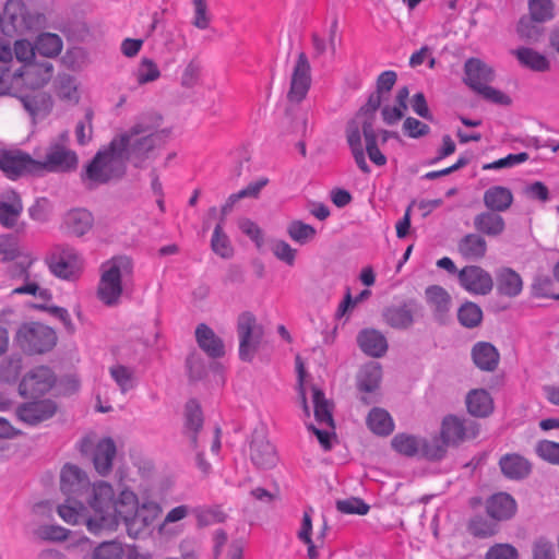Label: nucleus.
<instances>
[{"label":"nucleus","instance_id":"obj_1","mask_svg":"<svg viewBox=\"0 0 559 559\" xmlns=\"http://www.w3.org/2000/svg\"><path fill=\"white\" fill-rule=\"evenodd\" d=\"M88 502L93 514L88 518L86 526L94 534L115 531L122 522L128 535L136 538L154 523L160 512L158 504L154 502L140 506L138 496L130 490H122L118 499H115L114 489L106 481L93 485Z\"/></svg>","mask_w":559,"mask_h":559},{"label":"nucleus","instance_id":"obj_2","mask_svg":"<svg viewBox=\"0 0 559 559\" xmlns=\"http://www.w3.org/2000/svg\"><path fill=\"white\" fill-rule=\"evenodd\" d=\"M165 131H154L150 124L138 122L129 130L111 139V148L117 151L123 163L131 162L135 168H142L145 160L157 146V141L166 138Z\"/></svg>","mask_w":559,"mask_h":559},{"label":"nucleus","instance_id":"obj_3","mask_svg":"<svg viewBox=\"0 0 559 559\" xmlns=\"http://www.w3.org/2000/svg\"><path fill=\"white\" fill-rule=\"evenodd\" d=\"M127 174V165L117 151H112L111 141L96 152L80 174L82 183L88 190L122 179Z\"/></svg>","mask_w":559,"mask_h":559},{"label":"nucleus","instance_id":"obj_4","mask_svg":"<svg viewBox=\"0 0 559 559\" xmlns=\"http://www.w3.org/2000/svg\"><path fill=\"white\" fill-rule=\"evenodd\" d=\"M102 275L97 297L106 306H116L123 292V285L132 280L133 262L127 255L114 257L100 266Z\"/></svg>","mask_w":559,"mask_h":559},{"label":"nucleus","instance_id":"obj_5","mask_svg":"<svg viewBox=\"0 0 559 559\" xmlns=\"http://www.w3.org/2000/svg\"><path fill=\"white\" fill-rule=\"evenodd\" d=\"M14 340L24 353L41 355L53 349L58 337L56 331L44 323L26 322L20 325Z\"/></svg>","mask_w":559,"mask_h":559},{"label":"nucleus","instance_id":"obj_6","mask_svg":"<svg viewBox=\"0 0 559 559\" xmlns=\"http://www.w3.org/2000/svg\"><path fill=\"white\" fill-rule=\"evenodd\" d=\"M374 117L364 116L361 124L356 119L348 121L346 126V141L357 167L366 175L371 169L366 162L365 150L361 142V134L365 142L378 140V134L373 128Z\"/></svg>","mask_w":559,"mask_h":559},{"label":"nucleus","instance_id":"obj_7","mask_svg":"<svg viewBox=\"0 0 559 559\" xmlns=\"http://www.w3.org/2000/svg\"><path fill=\"white\" fill-rule=\"evenodd\" d=\"M237 334L239 337V358L251 362L262 342L264 330L258 324L253 313L245 311L238 317Z\"/></svg>","mask_w":559,"mask_h":559},{"label":"nucleus","instance_id":"obj_8","mask_svg":"<svg viewBox=\"0 0 559 559\" xmlns=\"http://www.w3.org/2000/svg\"><path fill=\"white\" fill-rule=\"evenodd\" d=\"M39 176L45 173L69 174L78 169L79 156L70 147L57 144H48L43 160H38Z\"/></svg>","mask_w":559,"mask_h":559},{"label":"nucleus","instance_id":"obj_9","mask_svg":"<svg viewBox=\"0 0 559 559\" xmlns=\"http://www.w3.org/2000/svg\"><path fill=\"white\" fill-rule=\"evenodd\" d=\"M480 431V425L471 418L448 415L441 423L440 435L449 445H460L466 440L475 439Z\"/></svg>","mask_w":559,"mask_h":559},{"label":"nucleus","instance_id":"obj_10","mask_svg":"<svg viewBox=\"0 0 559 559\" xmlns=\"http://www.w3.org/2000/svg\"><path fill=\"white\" fill-rule=\"evenodd\" d=\"M91 483L84 471L74 464H66L60 474V489L67 496V502H73L80 508V498L90 491Z\"/></svg>","mask_w":559,"mask_h":559},{"label":"nucleus","instance_id":"obj_11","mask_svg":"<svg viewBox=\"0 0 559 559\" xmlns=\"http://www.w3.org/2000/svg\"><path fill=\"white\" fill-rule=\"evenodd\" d=\"M55 383V372L47 366H37L22 378L19 392L23 397H39L49 392Z\"/></svg>","mask_w":559,"mask_h":559},{"label":"nucleus","instance_id":"obj_12","mask_svg":"<svg viewBox=\"0 0 559 559\" xmlns=\"http://www.w3.org/2000/svg\"><path fill=\"white\" fill-rule=\"evenodd\" d=\"M423 310L418 300L409 298L401 304L390 305L382 311V318L386 325L395 330H407L414 322L415 318Z\"/></svg>","mask_w":559,"mask_h":559},{"label":"nucleus","instance_id":"obj_13","mask_svg":"<svg viewBox=\"0 0 559 559\" xmlns=\"http://www.w3.org/2000/svg\"><path fill=\"white\" fill-rule=\"evenodd\" d=\"M37 165V159L22 151H3L0 153V169L12 180L26 175L39 176Z\"/></svg>","mask_w":559,"mask_h":559},{"label":"nucleus","instance_id":"obj_14","mask_svg":"<svg viewBox=\"0 0 559 559\" xmlns=\"http://www.w3.org/2000/svg\"><path fill=\"white\" fill-rule=\"evenodd\" d=\"M460 286L472 295L486 296L493 288L491 274L479 265H466L457 272Z\"/></svg>","mask_w":559,"mask_h":559},{"label":"nucleus","instance_id":"obj_15","mask_svg":"<svg viewBox=\"0 0 559 559\" xmlns=\"http://www.w3.org/2000/svg\"><path fill=\"white\" fill-rule=\"evenodd\" d=\"M79 255L69 246H57L53 252L46 258L50 272L62 280H70L75 275Z\"/></svg>","mask_w":559,"mask_h":559},{"label":"nucleus","instance_id":"obj_16","mask_svg":"<svg viewBox=\"0 0 559 559\" xmlns=\"http://www.w3.org/2000/svg\"><path fill=\"white\" fill-rule=\"evenodd\" d=\"M311 84V67L307 55L301 51L292 73L290 86L287 98L290 102L300 103L306 96Z\"/></svg>","mask_w":559,"mask_h":559},{"label":"nucleus","instance_id":"obj_17","mask_svg":"<svg viewBox=\"0 0 559 559\" xmlns=\"http://www.w3.org/2000/svg\"><path fill=\"white\" fill-rule=\"evenodd\" d=\"M381 378L382 369L378 362H369L359 370L356 385L358 391L362 393L360 396L362 404L370 405L376 402V400L372 399L370 394H373L376 391H378Z\"/></svg>","mask_w":559,"mask_h":559},{"label":"nucleus","instance_id":"obj_18","mask_svg":"<svg viewBox=\"0 0 559 559\" xmlns=\"http://www.w3.org/2000/svg\"><path fill=\"white\" fill-rule=\"evenodd\" d=\"M495 79L492 68L478 58H469L464 63L463 82L475 93Z\"/></svg>","mask_w":559,"mask_h":559},{"label":"nucleus","instance_id":"obj_19","mask_svg":"<svg viewBox=\"0 0 559 559\" xmlns=\"http://www.w3.org/2000/svg\"><path fill=\"white\" fill-rule=\"evenodd\" d=\"M56 411L57 406L52 401L41 400L20 405L16 415L23 423L34 426L51 418Z\"/></svg>","mask_w":559,"mask_h":559},{"label":"nucleus","instance_id":"obj_20","mask_svg":"<svg viewBox=\"0 0 559 559\" xmlns=\"http://www.w3.org/2000/svg\"><path fill=\"white\" fill-rule=\"evenodd\" d=\"M518 511L515 499L508 492H497L486 500L487 515L497 523L511 520Z\"/></svg>","mask_w":559,"mask_h":559},{"label":"nucleus","instance_id":"obj_21","mask_svg":"<svg viewBox=\"0 0 559 559\" xmlns=\"http://www.w3.org/2000/svg\"><path fill=\"white\" fill-rule=\"evenodd\" d=\"M501 474L510 480H523L532 473V463L519 453L503 454L498 462Z\"/></svg>","mask_w":559,"mask_h":559},{"label":"nucleus","instance_id":"obj_22","mask_svg":"<svg viewBox=\"0 0 559 559\" xmlns=\"http://www.w3.org/2000/svg\"><path fill=\"white\" fill-rule=\"evenodd\" d=\"M251 462L262 469H269L276 465L277 455L275 448L262 435L254 436L250 443Z\"/></svg>","mask_w":559,"mask_h":559},{"label":"nucleus","instance_id":"obj_23","mask_svg":"<svg viewBox=\"0 0 559 559\" xmlns=\"http://www.w3.org/2000/svg\"><path fill=\"white\" fill-rule=\"evenodd\" d=\"M23 212V202L21 195L14 191H5L0 200V225L5 228L16 226Z\"/></svg>","mask_w":559,"mask_h":559},{"label":"nucleus","instance_id":"obj_24","mask_svg":"<svg viewBox=\"0 0 559 559\" xmlns=\"http://www.w3.org/2000/svg\"><path fill=\"white\" fill-rule=\"evenodd\" d=\"M425 297L435 319L444 323L452 306L451 295L442 286L430 285L425 290Z\"/></svg>","mask_w":559,"mask_h":559},{"label":"nucleus","instance_id":"obj_25","mask_svg":"<svg viewBox=\"0 0 559 559\" xmlns=\"http://www.w3.org/2000/svg\"><path fill=\"white\" fill-rule=\"evenodd\" d=\"M473 226L483 237L497 238L504 233L506 221L500 214L487 210L474 216Z\"/></svg>","mask_w":559,"mask_h":559},{"label":"nucleus","instance_id":"obj_26","mask_svg":"<svg viewBox=\"0 0 559 559\" xmlns=\"http://www.w3.org/2000/svg\"><path fill=\"white\" fill-rule=\"evenodd\" d=\"M359 348L368 356L380 358L388 352L385 336L376 329H364L357 335Z\"/></svg>","mask_w":559,"mask_h":559},{"label":"nucleus","instance_id":"obj_27","mask_svg":"<svg viewBox=\"0 0 559 559\" xmlns=\"http://www.w3.org/2000/svg\"><path fill=\"white\" fill-rule=\"evenodd\" d=\"M195 340L199 347L211 358H221L225 355L223 340L205 323H200L195 329Z\"/></svg>","mask_w":559,"mask_h":559},{"label":"nucleus","instance_id":"obj_28","mask_svg":"<svg viewBox=\"0 0 559 559\" xmlns=\"http://www.w3.org/2000/svg\"><path fill=\"white\" fill-rule=\"evenodd\" d=\"M183 432L190 438L193 449L198 447V433L203 427L204 418L200 403L190 399L185 405Z\"/></svg>","mask_w":559,"mask_h":559},{"label":"nucleus","instance_id":"obj_29","mask_svg":"<svg viewBox=\"0 0 559 559\" xmlns=\"http://www.w3.org/2000/svg\"><path fill=\"white\" fill-rule=\"evenodd\" d=\"M465 403L468 414L476 418H486L495 409L493 399L485 389L471 390L466 395Z\"/></svg>","mask_w":559,"mask_h":559},{"label":"nucleus","instance_id":"obj_30","mask_svg":"<svg viewBox=\"0 0 559 559\" xmlns=\"http://www.w3.org/2000/svg\"><path fill=\"white\" fill-rule=\"evenodd\" d=\"M94 225L92 213L85 209H72L63 216V226L68 234L82 237L87 234Z\"/></svg>","mask_w":559,"mask_h":559},{"label":"nucleus","instance_id":"obj_31","mask_svg":"<svg viewBox=\"0 0 559 559\" xmlns=\"http://www.w3.org/2000/svg\"><path fill=\"white\" fill-rule=\"evenodd\" d=\"M117 448L111 438H103L97 442L93 451V464L99 475L106 476L111 472Z\"/></svg>","mask_w":559,"mask_h":559},{"label":"nucleus","instance_id":"obj_32","mask_svg":"<svg viewBox=\"0 0 559 559\" xmlns=\"http://www.w3.org/2000/svg\"><path fill=\"white\" fill-rule=\"evenodd\" d=\"M511 53L516 58L521 67L534 72H547L551 68L549 59L542 52L531 47H519Z\"/></svg>","mask_w":559,"mask_h":559},{"label":"nucleus","instance_id":"obj_33","mask_svg":"<svg viewBox=\"0 0 559 559\" xmlns=\"http://www.w3.org/2000/svg\"><path fill=\"white\" fill-rule=\"evenodd\" d=\"M497 293L501 296L514 298L523 290L521 275L511 267H501L496 273Z\"/></svg>","mask_w":559,"mask_h":559},{"label":"nucleus","instance_id":"obj_34","mask_svg":"<svg viewBox=\"0 0 559 559\" xmlns=\"http://www.w3.org/2000/svg\"><path fill=\"white\" fill-rule=\"evenodd\" d=\"M512 191L503 186L489 187L483 195V201L488 211L502 213L509 210L513 203Z\"/></svg>","mask_w":559,"mask_h":559},{"label":"nucleus","instance_id":"obj_35","mask_svg":"<svg viewBox=\"0 0 559 559\" xmlns=\"http://www.w3.org/2000/svg\"><path fill=\"white\" fill-rule=\"evenodd\" d=\"M472 358L480 370L495 371L499 365L500 355L491 343L478 342L472 348Z\"/></svg>","mask_w":559,"mask_h":559},{"label":"nucleus","instance_id":"obj_36","mask_svg":"<svg viewBox=\"0 0 559 559\" xmlns=\"http://www.w3.org/2000/svg\"><path fill=\"white\" fill-rule=\"evenodd\" d=\"M457 250L464 259L479 261L487 253V241L478 233H469L460 239Z\"/></svg>","mask_w":559,"mask_h":559},{"label":"nucleus","instance_id":"obj_37","mask_svg":"<svg viewBox=\"0 0 559 559\" xmlns=\"http://www.w3.org/2000/svg\"><path fill=\"white\" fill-rule=\"evenodd\" d=\"M368 428L378 436L386 437L394 430L391 415L383 408L373 407L366 419Z\"/></svg>","mask_w":559,"mask_h":559},{"label":"nucleus","instance_id":"obj_38","mask_svg":"<svg viewBox=\"0 0 559 559\" xmlns=\"http://www.w3.org/2000/svg\"><path fill=\"white\" fill-rule=\"evenodd\" d=\"M466 528L473 537L485 539L495 536L499 531V525L490 516L475 514L468 520Z\"/></svg>","mask_w":559,"mask_h":559},{"label":"nucleus","instance_id":"obj_39","mask_svg":"<svg viewBox=\"0 0 559 559\" xmlns=\"http://www.w3.org/2000/svg\"><path fill=\"white\" fill-rule=\"evenodd\" d=\"M312 401L316 420L320 425H326L334 429L333 404L325 399V394L321 389L312 386Z\"/></svg>","mask_w":559,"mask_h":559},{"label":"nucleus","instance_id":"obj_40","mask_svg":"<svg viewBox=\"0 0 559 559\" xmlns=\"http://www.w3.org/2000/svg\"><path fill=\"white\" fill-rule=\"evenodd\" d=\"M556 280L543 272H537L532 280L530 290L533 298H551L559 300V293H555Z\"/></svg>","mask_w":559,"mask_h":559},{"label":"nucleus","instance_id":"obj_41","mask_svg":"<svg viewBox=\"0 0 559 559\" xmlns=\"http://www.w3.org/2000/svg\"><path fill=\"white\" fill-rule=\"evenodd\" d=\"M20 100L24 109L32 116L36 117L41 112H49L52 107V100L46 92H34L32 94L21 95Z\"/></svg>","mask_w":559,"mask_h":559},{"label":"nucleus","instance_id":"obj_42","mask_svg":"<svg viewBox=\"0 0 559 559\" xmlns=\"http://www.w3.org/2000/svg\"><path fill=\"white\" fill-rule=\"evenodd\" d=\"M391 447L396 453L403 456L414 457L419 453L420 438L414 435L400 432L392 438Z\"/></svg>","mask_w":559,"mask_h":559},{"label":"nucleus","instance_id":"obj_43","mask_svg":"<svg viewBox=\"0 0 559 559\" xmlns=\"http://www.w3.org/2000/svg\"><path fill=\"white\" fill-rule=\"evenodd\" d=\"M211 249L223 259H230L234 255V248L229 237L224 231V224L217 223L211 238Z\"/></svg>","mask_w":559,"mask_h":559},{"label":"nucleus","instance_id":"obj_44","mask_svg":"<svg viewBox=\"0 0 559 559\" xmlns=\"http://www.w3.org/2000/svg\"><path fill=\"white\" fill-rule=\"evenodd\" d=\"M449 444L445 443L444 439L440 437H433L432 439L420 438L419 453L428 461H440L447 454Z\"/></svg>","mask_w":559,"mask_h":559},{"label":"nucleus","instance_id":"obj_45","mask_svg":"<svg viewBox=\"0 0 559 559\" xmlns=\"http://www.w3.org/2000/svg\"><path fill=\"white\" fill-rule=\"evenodd\" d=\"M483 317L481 308L473 301H465L457 310L460 324L467 329H474L480 325Z\"/></svg>","mask_w":559,"mask_h":559},{"label":"nucleus","instance_id":"obj_46","mask_svg":"<svg viewBox=\"0 0 559 559\" xmlns=\"http://www.w3.org/2000/svg\"><path fill=\"white\" fill-rule=\"evenodd\" d=\"M538 24L539 22H536L528 16H522L516 25L518 36L530 44L538 43L545 31V28Z\"/></svg>","mask_w":559,"mask_h":559},{"label":"nucleus","instance_id":"obj_47","mask_svg":"<svg viewBox=\"0 0 559 559\" xmlns=\"http://www.w3.org/2000/svg\"><path fill=\"white\" fill-rule=\"evenodd\" d=\"M35 49L40 56L52 58L61 52L62 40L57 34L45 33L38 36Z\"/></svg>","mask_w":559,"mask_h":559},{"label":"nucleus","instance_id":"obj_48","mask_svg":"<svg viewBox=\"0 0 559 559\" xmlns=\"http://www.w3.org/2000/svg\"><path fill=\"white\" fill-rule=\"evenodd\" d=\"M528 17L539 23H546L555 17L552 0H528Z\"/></svg>","mask_w":559,"mask_h":559},{"label":"nucleus","instance_id":"obj_49","mask_svg":"<svg viewBox=\"0 0 559 559\" xmlns=\"http://www.w3.org/2000/svg\"><path fill=\"white\" fill-rule=\"evenodd\" d=\"M22 370L21 355H11L0 362V381L7 383L16 382Z\"/></svg>","mask_w":559,"mask_h":559},{"label":"nucleus","instance_id":"obj_50","mask_svg":"<svg viewBox=\"0 0 559 559\" xmlns=\"http://www.w3.org/2000/svg\"><path fill=\"white\" fill-rule=\"evenodd\" d=\"M287 234L292 240L305 245L316 237L317 230L313 226L296 219L289 223Z\"/></svg>","mask_w":559,"mask_h":559},{"label":"nucleus","instance_id":"obj_51","mask_svg":"<svg viewBox=\"0 0 559 559\" xmlns=\"http://www.w3.org/2000/svg\"><path fill=\"white\" fill-rule=\"evenodd\" d=\"M109 372L121 392L126 393L135 386L134 372L129 367L116 365L109 369Z\"/></svg>","mask_w":559,"mask_h":559},{"label":"nucleus","instance_id":"obj_52","mask_svg":"<svg viewBox=\"0 0 559 559\" xmlns=\"http://www.w3.org/2000/svg\"><path fill=\"white\" fill-rule=\"evenodd\" d=\"M20 255V243L16 235L5 234L0 236V260L9 262Z\"/></svg>","mask_w":559,"mask_h":559},{"label":"nucleus","instance_id":"obj_53","mask_svg":"<svg viewBox=\"0 0 559 559\" xmlns=\"http://www.w3.org/2000/svg\"><path fill=\"white\" fill-rule=\"evenodd\" d=\"M186 368L188 370L190 381L193 382L202 380L207 374L205 362L202 356L195 350L188 355L186 359Z\"/></svg>","mask_w":559,"mask_h":559},{"label":"nucleus","instance_id":"obj_54","mask_svg":"<svg viewBox=\"0 0 559 559\" xmlns=\"http://www.w3.org/2000/svg\"><path fill=\"white\" fill-rule=\"evenodd\" d=\"M370 507L360 498L352 497L336 501V510L344 514L365 515Z\"/></svg>","mask_w":559,"mask_h":559},{"label":"nucleus","instance_id":"obj_55","mask_svg":"<svg viewBox=\"0 0 559 559\" xmlns=\"http://www.w3.org/2000/svg\"><path fill=\"white\" fill-rule=\"evenodd\" d=\"M160 76L157 64L148 58H143L138 69L136 81L139 84H146L156 81Z\"/></svg>","mask_w":559,"mask_h":559},{"label":"nucleus","instance_id":"obj_56","mask_svg":"<svg viewBox=\"0 0 559 559\" xmlns=\"http://www.w3.org/2000/svg\"><path fill=\"white\" fill-rule=\"evenodd\" d=\"M536 453L544 461L559 465V442L542 440L536 444Z\"/></svg>","mask_w":559,"mask_h":559},{"label":"nucleus","instance_id":"obj_57","mask_svg":"<svg viewBox=\"0 0 559 559\" xmlns=\"http://www.w3.org/2000/svg\"><path fill=\"white\" fill-rule=\"evenodd\" d=\"M123 549L121 544L117 542H103L98 545L94 552V559H121Z\"/></svg>","mask_w":559,"mask_h":559},{"label":"nucleus","instance_id":"obj_58","mask_svg":"<svg viewBox=\"0 0 559 559\" xmlns=\"http://www.w3.org/2000/svg\"><path fill=\"white\" fill-rule=\"evenodd\" d=\"M271 250L278 260L285 262L289 266L294 265L297 250L292 248L288 242L284 240H275L271 246Z\"/></svg>","mask_w":559,"mask_h":559},{"label":"nucleus","instance_id":"obj_59","mask_svg":"<svg viewBox=\"0 0 559 559\" xmlns=\"http://www.w3.org/2000/svg\"><path fill=\"white\" fill-rule=\"evenodd\" d=\"M485 559H519V551L511 544H495L487 550Z\"/></svg>","mask_w":559,"mask_h":559},{"label":"nucleus","instance_id":"obj_60","mask_svg":"<svg viewBox=\"0 0 559 559\" xmlns=\"http://www.w3.org/2000/svg\"><path fill=\"white\" fill-rule=\"evenodd\" d=\"M93 112L90 110L85 114V120H81L75 126V138L79 145L84 146L91 140L93 135L92 128Z\"/></svg>","mask_w":559,"mask_h":559},{"label":"nucleus","instance_id":"obj_61","mask_svg":"<svg viewBox=\"0 0 559 559\" xmlns=\"http://www.w3.org/2000/svg\"><path fill=\"white\" fill-rule=\"evenodd\" d=\"M404 133L412 139L426 136L430 132V127L414 117H407L403 123Z\"/></svg>","mask_w":559,"mask_h":559},{"label":"nucleus","instance_id":"obj_62","mask_svg":"<svg viewBox=\"0 0 559 559\" xmlns=\"http://www.w3.org/2000/svg\"><path fill=\"white\" fill-rule=\"evenodd\" d=\"M528 159V154L526 152H521L518 154H509L503 158L497 159L492 163L486 164L483 166V169H501L513 167L518 164L524 163Z\"/></svg>","mask_w":559,"mask_h":559},{"label":"nucleus","instance_id":"obj_63","mask_svg":"<svg viewBox=\"0 0 559 559\" xmlns=\"http://www.w3.org/2000/svg\"><path fill=\"white\" fill-rule=\"evenodd\" d=\"M477 94L481 95L488 102L493 104L509 106L512 103V99L509 95L503 92L491 87L489 84L484 85Z\"/></svg>","mask_w":559,"mask_h":559},{"label":"nucleus","instance_id":"obj_64","mask_svg":"<svg viewBox=\"0 0 559 559\" xmlns=\"http://www.w3.org/2000/svg\"><path fill=\"white\" fill-rule=\"evenodd\" d=\"M533 559H555L554 545L545 537L537 538L533 544Z\"/></svg>","mask_w":559,"mask_h":559}]
</instances>
